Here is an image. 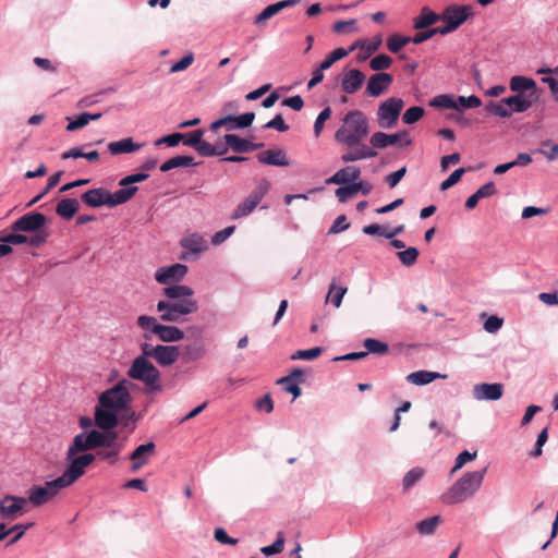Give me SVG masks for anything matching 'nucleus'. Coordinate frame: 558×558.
Masks as SVG:
<instances>
[{
    "mask_svg": "<svg viewBox=\"0 0 558 558\" xmlns=\"http://www.w3.org/2000/svg\"><path fill=\"white\" fill-rule=\"evenodd\" d=\"M105 403L95 407V426L89 430H83L74 436L65 453V470L69 475L80 478L85 474V470L96 459L106 461L113 465L119 460V445L117 437L110 432L116 424L113 415L108 411Z\"/></svg>",
    "mask_w": 558,
    "mask_h": 558,
    "instance_id": "obj_1",
    "label": "nucleus"
},
{
    "mask_svg": "<svg viewBox=\"0 0 558 558\" xmlns=\"http://www.w3.org/2000/svg\"><path fill=\"white\" fill-rule=\"evenodd\" d=\"M130 381L126 379L119 380L113 387L102 391L98 398L95 407H100L105 403L107 410L113 418L116 424L111 427L110 432L117 437V445H119V454L123 450L128 436H122L117 427L120 426L128 429L130 433L136 428V423L141 418L140 414H136L131 408L132 396L129 390Z\"/></svg>",
    "mask_w": 558,
    "mask_h": 558,
    "instance_id": "obj_2",
    "label": "nucleus"
},
{
    "mask_svg": "<svg viewBox=\"0 0 558 558\" xmlns=\"http://www.w3.org/2000/svg\"><path fill=\"white\" fill-rule=\"evenodd\" d=\"M163 294L169 300H159L157 311L160 320L168 323H181L182 317L198 311V303L191 296L194 291L185 284H173L163 289Z\"/></svg>",
    "mask_w": 558,
    "mask_h": 558,
    "instance_id": "obj_3",
    "label": "nucleus"
},
{
    "mask_svg": "<svg viewBox=\"0 0 558 558\" xmlns=\"http://www.w3.org/2000/svg\"><path fill=\"white\" fill-rule=\"evenodd\" d=\"M486 472L487 466L477 471L465 472L442 495V502L446 505H457L473 497L481 488Z\"/></svg>",
    "mask_w": 558,
    "mask_h": 558,
    "instance_id": "obj_4",
    "label": "nucleus"
},
{
    "mask_svg": "<svg viewBox=\"0 0 558 558\" xmlns=\"http://www.w3.org/2000/svg\"><path fill=\"white\" fill-rule=\"evenodd\" d=\"M368 134V118L363 111L355 109L344 114L342 125L335 133V140L339 144L353 145L363 141Z\"/></svg>",
    "mask_w": 558,
    "mask_h": 558,
    "instance_id": "obj_5",
    "label": "nucleus"
},
{
    "mask_svg": "<svg viewBox=\"0 0 558 558\" xmlns=\"http://www.w3.org/2000/svg\"><path fill=\"white\" fill-rule=\"evenodd\" d=\"M149 356L142 352L141 355L135 357L131 367L128 371L130 378L140 380L145 385L146 391L149 393L160 392L162 385L160 384V372L149 361Z\"/></svg>",
    "mask_w": 558,
    "mask_h": 558,
    "instance_id": "obj_6",
    "label": "nucleus"
},
{
    "mask_svg": "<svg viewBox=\"0 0 558 558\" xmlns=\"http://www.w3.org/2000/svg\"><path fill=\"white\" fill-rule=\"evenodd\" d=\"M136 323L144 330L143 338L146 341H151L153 336L162 342H178L184 338V332L179 327L163 325L154 316L141 315Z\"/></svg>",
    "mask_w": 558,
    "mask_h": 558,
    "instance_id": "obj_7",
    "label": "nucleus"
},
{
    "mask_svg": "<svg viewBox=\"0 0 558 558\" xmlns=\"http://www.w3.org/2000/svg\"><path fill=\"white\" fill-rule=\"evenodd\" d=\"M77 478H74L66 470L61 476L48 481L45 485H36L28 489V497L26 498L34 507H40L47 504L49 500L54 498L60 490L75 483Z\"/></svg>",
    "mask_w": 558,
    "mask_h": 558,
    "instance_id": "obj_8",
    "label": "nucleus"
},
{
    "mask_svg": "<svg viewBox=\"0 0 558 558\" xmlns=\"http://www.w3.org/2000/svg\"><path fill=\"white\" fill-rule=\"evenodd\" d=\"M140 349L162 367L171 366L180 356V347L178 345H153L149 341H145L140 343Z\"/></svg>",
    "mask_w": 558,
    "mask_h": 558,
    "instance_id": "obj_9",
    "label": "nucleus"
},
{
    "mask_svg": "<svg viewBox=\"0 0 558 558\" xmlns=\"http://www.w3.org/2000/svg\"><path fill=\"white\" fill-rule=\"evenodd\" d=\"M403 100L398 97H390L383 101L377 109V121L380 128H392L401 113L403 108Z\"/></svg>",
    "mask_w": 558,
    "mask_h": 558,
    "instance_id": "obj_10",
    "label": "nucleus"
},
{
    "mask_svg": "<svg viewBox=\"0 0 558 558\" xmlns=\"http://www.w3.org/2000/svg\"><path fill=\"white\" fill-rule=\"evenodd\" d=\"M473 8L470 4L448 5L441 13V21L445 23V28L450 34L458 29L468 19L473 16Z\"/></svg>",
    "mask_w": 558,
    "mask_h": 558,
    "instance_id": "obj_11",
    "label": "nucleus"
},
{
    "mask_svg": "<svg viewBox=\"0 0 558 558\" xmlns=\"http://www.w3.org/2000/svg\"><path fill=\"white\" fill-rule=\"evenodd\" d=\"M46 223L47 217L44 214L38 211H31L16 219L11 225V230L14 232L33 233L44 229Z\"/></svg>",
    "mask_w": 558,
    "mask_h": 558,
    "instance_id": "obj_12",
    "label": "nucleus"
},
{
    "mask_svg": "<svg viewBox=\"0 0 558 558\" xmlns=\"http://www.w3.org/2000/svg\"><path fill=\"white\" fill-rule=\"evenodd\" d=\"M27 499L21 496L5 495L0 499V517L3 520H14L25 512Z\"/></svg>",
    "mask_w": 558,
    "mask_h": 558,
    "instance_id": "obj_13",
    "label": "nucleus"
},
{
    "mask_svg": "<svg viewBox=\"0 0 558 558\" xmlns=\"http://www.w3.org/2000/svg\"><path fill=\"white\" fill-rule=\"evenodd\" d=\"M398 143H402L404 146L412 145V140L409 137V132L407 130L393 134L375 132L369 138V144L375 150L383 149Z\"/></svg>",
    "mask_w": 558,
    "mask_h": 558,
    "instance_id": "obj_14",
    "label": "nucleus"
},
{
    "mask_svg": "<svg viewBox=\"0 0 558 558\" xmlns=\"http://www.w3.org/2000/svg\"><path fill=\"white\" fill-rule=\"evenodd\" d=\"M255 119L254 112H244L240 116L228 114L222 117L210 124V129L213 131L218 130L219 128L226 125L229 131L231 130H242L250 128Z\"/></svg>",
    "mask_w": 558,
    "mask_h": 558,
    "instance_id": "obj_15",
    "label": "nucleus"
},
{
    "mask_svg": "<svg viewBox=\"0 0 558 558\" xmlns=\"http://www.w3.org/2000/svg\"><path fill=\"white\" fill-rule=\"evenodd\" d=\"M345 146L348 149L340 156L341 161L344 163L375 158L378 155L372 145L368 146L363 141Z\"/></svg>",
    "mask_w": 558,
    "mask_h": 558,
    "instance_id": "obj_16",
    "label": "nucleus"
},
{
    "mask_svg": "<svg viewBox=\"0 0 558 558\" xmlns=\"http://www.w3.org/2000/svg\"><path fill=\"white\" fill-rule=\"evenodd\" d=\"M393 77L386 72H379L369 76L364 94L367 97H379L391 85Z\"/></svg>",
    "mask_w": 558,
    "mask_h": 558,
    "instance_id": "obj_17",
    "label": "nucleus"
},
{
    "mask_svg": "<svg viewBox=\"0 0 558 558\" xmlns=\"http://www.w3.org/2000/svg\"><path fill=\"white\" fill-rule=\"evenodd\" d=\"M187 266L184 264H172L170 266L160 267L155 272V279L161 284L170 282H179L187 274Z\"/></svg>",
    "mask_w": 558,
    "mask_h": 558,
    "instance_id": "obj_18",
    "label": "nucleus"
},
{
    "mask_svg": "<svg viewBox=\"0 0 558 558\" xmlns=\"http://www.w3.org/2000/svg\"><path fill=\"white\" fill-rule=\"evenodd\" d=\"M473 398L477 401H497L504 395V385L500 383H482L473 386Z\"/></svg>",
    "mask_w": 558,
    "mask_h": 558,
    "instance_id": "obj_19",
    "label": "nucleus"
},
{
    "mask_svg": "<svg viewBox=\"0 0 558 558\" xmlns=\"http://www.w3.org/2000/svg\"><path fill=\"white\" fill-rule=\"evenodd\" d=\"M223 141L235 154H246L264 147V143H253L233 133L226 134Z\"/></svg>",
    "mask_w": 558,
    "mask_h": 558,
    "instance_id": "obj_20",
    "label": "nucleus"
},
{
    "mask_svg": "<svg viewBox=\"0 0 558 558\" xmlns=\"http://www.w3.org/2000/svg\"><path fill=\"white\" fill-rule=\"evenodd\" d=\"M366 80L365 74L357 69L345 71L341 78V88L345 94H354L361 89Z\"/></svg>",
    "mask_w": 558,
    "mask_h": 558,
    "instance_id": "obj_21",
    "label": "nucleus"
},
{
    "mask_svg": "<svg viewBox=\"0 0 558 558\" xmlns=\"http://www.w3.org/2000/svg\"><path fill=\"white\" fill-rule=\"evenodd\" d=\"M155 449L156 445L154 441L137 446L129 457L132 461L131 470L135 472L144 466L148 462L149 457L154 454Z\"/></svg>",
    "mask_w": 558,
    "mask_h": 558,
    "instance_id": "obj_22",
    "label": "nucleus"
},
{
    "mask_svg": "<svg viewBox=\"0 0 558 558\" xmlns=\"http://www.w3.org/2000/svg\"><path fill=\"white\" fill-rule=\"evenodd\" d=\"M509 88L514 94L538 96L536 82L527 76H512L509 81Z\"/></svg>",
    "mask_w": 558,
    "mask_h": 558,
    "instance_id": "obj_23",
    "label": "nucleus"
},
{
    "mask_svg": "<svg viewBox=\"0 0 558 558\" xmlns=\"http://www.w3.org/2000/svg\"><path fill=\"white\" fill-rule=\"evenodd\" d=\"M361 177V169L356 166L341 168L326 180V184H351Z\"/></svg>",
    "mask_w": 558,
    "mask_h": 558,
    "instance_id": "obj_24",
    "label": "nucleus"
},
{
    "mask_svg": "<svg viewBox=\"0 0 558 558\" xmlns=\"http://www.w3.org/2000/svg\"><path fill=\"white\" fill-rule=\"evenodd\" d=\"M538 96L514 94L512 96L502 98V102L509 107V110H511V114L513 112L523 113L532 107L534 100Z\"/></svg>",
    "mask_w": 558,
    "mask_h": 558,
    "instance_id": "obj_25",
    "label": "nucleus"
},
{
    "mask_svg": "<svg viewBox=\"0 0 558 558\" xmlns=\"http://www.w3.org/2000/svg\"><path fill=\"white\" fill-rule=\"evenodd\" d=\"M81 201L88 207L98 208L104 205L109 207L108 191L104 187H96L84 192Z\"/></svg>",
    "mask_w": 558,
    "mask_h": 558,
    "instance_id": "obj_26",
    "label": "nucleus"
},
{
    "mask_svg": "<svg viewBox=\"0 0 558 558\" xmlns=\"http://www.w3.org/2000/svg\"><path fill=\"white\" fill-rule=\"evenodd\" d=\"M258 162L275 167L289 166V159L282 148L268 149L257 155Z\"/></svg>",
    "mask_w": 558,
    "mask_h": 558,
    "instance_id": "obj_27",
    "label": "nucleus"
},
{
    "mask_svg": "<svg viewBox=\"0 0 558 558\" xmlns=\"http://www.w3.org/2000/svg\"><path fill=\"white\" fill-rule=\"evenodd\" d=\"M498 193L495 183L493 181H489L482 185L475 193L470 195L465 201V208L471 210L476 207L478 202L483 198L490 197L493 195H496Z\"/></svg>",
    "mask_w": 558,
    "mask_h": 558,
    "instance_id": "obj_28",
    "label": "nucleus"
},
{
    "mask_svg": "<svg viewBox=\"0 0 558 558\" xmlns=\"http://www.w3.org/2000/svg\"><path fill=\"white\" fill-rule=\"evenodd\" d=\"M438 21H441V14L432 11L428 7H424L420 14L413 21L414 29L422 31L430 27Z\"/></svg>",
    "mask_w": 558,
    "mask_h": 558,
    "instance_id": "obj_29",
    "label": "nucleus"
},
{
    "mask_svg": "<svg viewBox=\"0 0 558 558\" xmlns=\"http://www.w3.org/2000/svg\"><path fill=\"white\" fill-rule=\"evenodd\" d=\"M180 245L193 254H199L207 250V243L197 232L187 234L180 240Z\"/></svg>",
    "mask_w": 558,
    "mask_h": 558,
    "instance_id": "obj_30",
    "label": "nucleus"
},
{
    "mask_svg": "<svg viewBox=\"0 0 558 558\" xmlns=\"http://www.w3.org/2000/svg\"><path fill=\"white\" fill-rule=\"evenodd\" d=\"M80 208V203L76 198H62L56 206V214L64 220L72 219Z\"/></svg>",
    "mask_w": 558,
    "mask_h": 558,
    "instance_id": "obj_31",
    "label": "nucleus"
},
{
    "mask_svg": "<svg viewBox=\"0 0 558 558\" xmlns=\"http://www.w3.org/2000/svg\"><path fill=\"white\" fill-rule=\"evenodd\" d=\"M122 186H123L122 189L116 191L114 193H110L108 191L109 207H116L118 205L125 204L138 191L137 186H130V185H122Z\"/></svg>",
    "mask_w": 558,
    "mask_h": 558,
    "instance_id": "obj_32",
    "label": "nucleus"
},
{
    "mask_svg": "<svg viewBox=\"0 0 558 558\" xmlns=\"http://www.w3.org/2000/svg\"><path fill=\"white\" fill-rule=\"evenodd\" d=\"M142 144H136L131 137L117 142H110L107 146L111 155L131 154L137 151Z\"/></svg>",
    "mask_w": 558,
    "mask_h": 558,
    "instance_id": "obj_33",
    "label": "nucleus"
},
{
    "mask_svg": "<svg viewBox=\"0 0 558 558\" xmlns=\"http://www.w3.org/2000/svg\"><path fill=\"white\" fill-rule=\"evenodd\" d=\"M197 165L199 163L195 162L192 156L178 155L162 162L159 169L161 172H168L175 168H187Z\"/></svg>",
    "mask_w": 558,
    "mask_h": 558,
    "instance_id": "obj_34",
    "label": "nucleus"
},
{
    "mask_svg": "<svg viewBox=\"0 0 558 558\" xmlns=\"http://www.w3.org/2000/svg\"><path fill=\"white\" fill-rule=\"evenodd\" d=\"M446 375H441L437 372H430V371H417L409 374L407 376V380L413 385L416 386H425L430 384L437 378H445Z\"/></svg>",
    "mask_w": 558,
    "mask_h": 558,
    "instance_id": "obj_35",
    "label": "nucleus"
},
{
    "mask_svg": "<svg viewBox=\"0 0 558 558\" xmlns=\"http://www.w3.org/2000/svg\"><path fill=\"white\" fill-rule=\"evenodd\" d=\"M206 353L204 344L194 342L182 347L180 355L183 362L191 363L202 359Z\"/></svg>",
    "mask_w": 558,
    "mask_h": 558,
    "instance_id": "obj_36",
    "label": "nucleus"
},
{
    "mask_svg": "<svg viewBox=\"0 0 558 558\" xmlns=\"http://www.w3.org/2000/svg\"><path fill=\"white\" fill-rule=\"evenodd\" d=\"M442 522L440 515H433L430 518L424 519L415 524V529L417 533L422 536L433 535L438 527V525Z\"/></svg>",
    "mask_w": 558,
    "mask_h": 558,
    "instance_id": "obj_37",
    "label": "nucleus"
},
{
    "mask_svg": "<svg viewBox=\"0 0 558 558\" xmlns=\"http://www.w3.org/2000/svg\"><path fill=\"white\" fill-rule=\"evenodd\" d=\"M424 469L416 466L411 469L405 473L402 478V489L403 492H409L412 487H414L424 476Z\"/></svg>",
    "mask_w": 558,
    "mask_h": 558,
    "instance_id": "obj_38",
    "label": "nucleus"
},
{
    "mask_svg": "<svg viewBox=\"0 0 558 558\" xmlns=\"http://www.w3.org/2000/svg\"><path fill=\"white\" fill-rule=\"evenodd\" d=\"M269 187H270L269 181L266 179H263L257 182L254 190L245 197V199H248L250 203H252L253 205H255L257 207V205L262 202L264 196L268 193Z\"/></svg>",
    "mask_w": 558,
    "mask_h": 558,
    "instance_id": "obj_39",
    "label": "nucleus"
},
{
    "mask_svg": "<svg viewBox=\"0 0 558 558\" xmlns=\"http://www.w3.org/2000/svg\"><path fill=\"white\" fill-rule=\"evenodd\" d=\"M433 108L437 109H454L458 110V104L453 96L442 94L433 97L428 104Z\"/></svg>",
    "mask_w": 558,
    "mask_h": 558,
    "instance_id": "obj_40",
    "label": "nucleus"
},
{
    "mask_svg": "<svg viewBox=\"0 0 558 558\" xmlns=\"http://www.w3.org/2000/svg\"><path fill=\"white\" fill-rule=\"evenodd\" d=\"M484 110L489 114H493V116H496V117H499L502 119L511 117V110H509V107L506 104H504L502 100L500 102L488 101L485 105Z\"/></svg>",
    "mask_w": 558,
    "mask_h": 558,
    "instance_id": "obj_41",
    "label": "nucleus"
},
{
    "mask_svg": "<svg viewBox=\"0 0 558 558\" xmlns=\"http://www.w3.org/2000/svg\"><path fill=\"white\" fill-rule=\"evenodd\" d=\"M365 352L372 354H386L389 351V347L386 342L375 339V338H366L363 342Z\"/></svg>",
    "mask_w": 558,
    "mask_h": 558,
    "instance_id": "obj_42",
    "label": "nucleus"
},
{
    "mask_svg": "<svg viewBox=\"0 0 558 558\" xmlns=\"http://www.w3.org/2000/svg\"><path fill=\"white\" fill-rule=\"evenodd\" d=\"M437 34L448 35L449 33L447 32L445 26L428 28L426 31L416 33L414 36H412V43L415 45L422 44V43L430 39L432 37H434Z\"/></svg>",
    "mask_w": 558,
    "mask_h": 558,
    "instance_id": "obj_43",
    "label": "nucleus"
},
{
    "mask_svg": "<svg viewBox=\"0 0 558 558\" xmlns=\"http://www.w3.org/2000/svg\"><path fill=\"white\" fill-rule=\"evenodd\" d=\"M418 255L420 251L414 246H410L397 253L400 263L405 267L413 266L416 263Z\"/></svg>",
    "mask_w": 558,
    "mask_h": 558,
    "instance_id": "obj_44",
    "label": "nucleus"
},
{
    "mask_svg": "<svg viewBox=\"0 0 558 558\" xmlns=\"http://www.w3.org/2000/svg\"><path fill=\"white\" fill-rule=\"evenodd\" d=\"M536 151L543 155L548 161L558 160V144L553 143L550 140L543 141Z\"/></svg>",
    "mask_w": 558,
    "mask_h": 558,
    "instance_id": "obj_45",
    "label": "nucleus"
},
{
    "mask_svg": "<svg viewBox=\"0 0 558 558\" xmlns=\"http://www.w3.org/2000/svg\"><path fill=\"white\" fill-rule=\"evenodd\" d=\"M409 43H412V37L393 34L387 39V48L397 53Z\"/></svg>",
    "mask_w": 558,
    "mask_h": 558,
    "instance_id": "obj_46",
    "label": "nucleus"
},
{
    "mask_svg": "<svg viewBox=\"0 0 558 558\" xmlns=\"http://www.w3.org/2000/svg\"><path fill=\"white\" fill-rule=\"evenodd\" d=\"M49 235L50 232L44 228L39 231L33 232L32 235H26L25 244L29 245L31 247H40L47 242Z\"/></svg>",
    "mask_w": 558,
    "mask_h": 558,
    "instance_id": "obj_47",
    "label": "nucleus"
},
{
    "mask_svg": "<svg viewBox=\"0 0 558 558\" xmlns=\"http://www.w3.org/2000/svg\"><path fill=\"white\" fill-rule=\"evenodd\" d=\"M284 548V535L282 532H278L276 541L268 546L260 548V553L265 556H274L282 553Z\"/></svg>",
    "mask_w": 558,
    "mask_h": 558,
    "instance_id": "obj_48",
    "label": "nucleus"
},
{
    "mask_svg": "<svg viewBox=\"0 0 558 558\" xmlns=\"http://www.w3.org/2000/svg\"><path fill=\"white\" fill-rule=\"evenodd\" d=\"M349 54V51L344 48H337L332 50L326 59L319 64L320 70H328L335 62L343 59Z\"/></svg>",
    "mask_w": 558,
    "mask_h": 558,
    "instance_id": "obj_49",
    "label": "nucleus"
},
{
    "mask_svg": "<svg viewBox=\"0 0 558 558\" xmlns=\"http://www.w3.org/2000/svg\"><path fill=\"white\" fill-rule=\"evenodd\" d=\"M281 11V8L279 5V2L271 3L267 5L259 14L255 16L254 24L260 25L265 21L269 20L270 17L275 16Z\"/></svg>",
    "mask_w": 558,
    "mask_h": 558,
    "instance_id": "obj_50",
    "label": "nucleus"
},
{
    "mask_svg": "<svg viewBox=\"0 0 558 558\" xmlns=\"http://www.w3.org/2000/svg\"><path fill=\"white\" fill-rule=\"evenodd\" d=\"M424 112L425 111H424L423 107H420V106L410 107L404 111V113L402 116V121L405 124H414L423 118Z\"/></svg>",
    "mask_w": 558,
    "mask_h": 558,
    "instance_id": "obj_51",
    "label": "nucleus"
},
{
    "mask_svg": "<svg viewBox=\"0 0 558 558\" xmlns=\"http://www.w3.org/2000/svg\"><path fill=\"white\" fill-rule=\"evenodd\" d=\"M323 353V348L314 347L307 350H298L291 355V360H307L312 361L317 359Z\"/></svg>",
    "mask_w": 558,
    "mask_h": 558,
    "instance_id": "obj_52",
    "label": "nucleus"
},
{
    "mask_svg": "<svg viewBox=\"0 0 558 558\" xmlns=\"http://www.w3.org/2000/svg\"><path fill=\"white\" fill-rule=\"evenodd\" d=\"M256 208L255 205L250 203L248 199H243L241 203L238 204V206L234 208L231 219L236 220L241 219L243 217L248 216L254 209Z\"/></svg>",
    "mask_w": 558,
    "mask_h": 558,
    "instance_id": "obj_53",
    "label": "nucleus"
},
{
    "mask_svg": "<svg viewBox=\"0 0 558 558\" xmlns=\"http://www.w3.org/2000/svg\"><path fill=\"white\" fill-rule=\"evenodd\" d=\"M458 104V110L477 108L482 105V100L476 95L470 96H458L456 98Z\"/></svg>",
    "mask_w": 558,
    "mask_h": 558,
    "instance_id": "obj_54",
    "label": "nucleus"
},
{
    "mask_svg": "<svg viewBox=\"0 0 558 558\" xmlns=\"http://www.w3.org/2000/svg\"><path fill=\"white\" fill-rule=\"evenodd\" d=\"M392 59L386 53H379L375 56L371 62L369 68L374 71H384L390 68Z\"/></svg>",
    "mask_w": 558,
    "mask_h": 558,
    "instance_id": "obj_55",
    "label": "nucleus"
},
{
    "mask_svg": "<svg viewBox=\"0 0 558 558\" xmlns=\"http://www.w3.org/2000/svg\"><path fill=\"white\" fill-rule=\"evenodd\" d=\"M476 451L471 453L468 450H463L462 452H460L454 460V465L450 471V475H453L457 471L462 469L465 463L473 461L476 458Z\"/></svg>",
    "mask_w": 558,
    "mask_h": 558,
    "instance_id": "obj_56",
    "label": "nucleus"
},
{
    "mask_svg": "<svg viewBox=\"0 0 558 558\" xmlns=\"http://www.w3.org/2000/svg\"><path fill=\"white\" fill-rule=\"evenodd\" d=\"M183 140H184L183 133L174 132V133H171V134H168V135H165V136L158 138L155 142V146L166 144L168 147H175L179 145L180 142L183 143Z\"/></svg>",
    "mask_w": 558,
    "mask_h": 558,
    "instance_id": "obj_57",
    "label": "nucleus"
},
{
    "mask_svg": "<svg viewBox=\"0 0 558 558\" xmlns=\"http://www.w3.org/2000/svg\"><path fill=\"white\" fill-rule=\"evenodd\" d=\"M345 287H338L336 288L335 282L330 284L329 292L327 298L331 296V303L335 307H339L342 303V299L344 294L347 293Z\"/></svg>",
    "mask_w": 558,
    "mask_h": 558,
    "instance_id": "obj_58",
    "label": "nucleus"
},
{
    "mask_svg": "<svg viewBox=\"0 0 558 558\" xmlns=\"http://www.w3.org/2000/svg\"><path fill=\"white\" fill-rule=\"evenodd\" d=\"M331 116V108L326 107L324 108L317 116L315 122H314V134L316 137H318L324 129V123L330 118Z\"/></svg>",
    "mask_w": 558,
    "mask_h": 558,
    "instance_id": "obj_59",
    "label": "nucleus"
},
{
    "mask_svg": "<svg viewBox=\"0 0 558 558\" xmlns=\"http://www.w3.org/2000/svg\"><path fill=\"white\" fill-rule=\"evenodd\" d=\"M464 168L456 169L446 180L440 183V191H446L457 184L461 180V177L464 174Z\"/></svg>",
    "mask_w": 558,
    "mask_h": 558,
    "instance_id": "obj_60",
    "label": "nucleus"
},
{
    "mask_svg": "<svg viewBox=\"0 0 558 558\" xmlns=\"http://www.w3.org/2000/svg\"><path fill=\"white\" fill-rule=\"evenodd\" d=\"M194 61L192 52L183 56L179 61L174 62L170 68V73H177L186 70Z\"/></svg>",
    "mask_w": 558,
    "mask_h": 558,
    "instance_id": "obj_61",
    "label": "nucleus"
},
{
    "mask_svg": "<svg viewBox=\"0 0 558 558\" xmlns=\"http://www.w3.org/2000/svg\"><path fill=\"white\" fill-rule=\"evenodd\" d=\"M89 123L88 112L80 113L74 120H69L66 125V131L73 132L75 130L82 129Z\"/></svg>",
    "mask_w": 558,
    "mask_h": 558,
    "instance_id": "obj_62",
    "label": "nucleus"
},
{
    "mask_svg": "<svg viewBox=\"0 0 558 558\" xmlns=\"http://www.w3.org/2000/svg\"><path fill=\"white\" fill-rule=\"evenodd\" d=\"M204 135L203 129H197L190 132L187 135L184 134L183 145L192 148H196Z\"/></svg>",
    "mask_w": 558,
    "mask_h": 558,
    "instance_id": "obj_63",
    "label": "nucleus"
},
{
    "mask_svg": "<svg viewBox=\"0 0 558 558\" xmlns=\"http://www.w3.org/2000/svg\"><path fill=\"white\" fill-rule=\"evenodd\" d=\"M0 242L7 243L8 245H21L25 244L26 235L20 232L12 231V233L1 235Z\"/></svg>",
    "mask_w": 558,
    "mask_h": 558,
    "instance_id": "obj_64",
    "label": "nucleus"
}]
</instances>
